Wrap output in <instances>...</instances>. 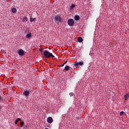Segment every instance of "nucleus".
Listing matches in <instances>:
<instances>
[{"label": "nucleus", "instance_id": "nucleus-8", "mask_svg": "<svg viewBox=\"0 0 129 129\" xmlns=\"http://www.w3.org/2000/svg\"><path fill=\"white\" fill-rule=\"evenodd\" d=\"M26 37L27 39H31L32 38V33L31 32L29 33L26 35Z\"/></svg>", "mask_w": 129, "mask_h": 129}, {"label": "nucleus", "instance_id": "nucleus-18", "mask_svg": "<svg viewBox=\"0 0 129 129\" xmlns=\"http://www.w3.org/2000/svg\"><path fill=\"white\" fill-rule=\"evenodd\" d=\"M69 95L71 97L72 96H74L75 94H74V93H73V92H71V93H69Z\"/></svg>", "mask_w": 129, "mask_h": 129}, {"label": "nucleus", "instance_id": "nucleus-26", "mask_svg": "<svg viewBox=\"0 0 129 129\" xmlns=\"http://www.w3.org/2000/svg\"><path fill=\"white\" fill-rule=\"evenodd\" d=\"M2 110V107H0V111Z\"/></svg>", "mask_w": 129, "mask_h": 129}, {"label": "nucleus", "instance_id": "nucleus-19", "mask_svg": "<svg viewBox=\"0 0 129 129\" xmlns=\"http://www.w3.org/2000/svg\"><path fill=\"white\" fill-rule=\"evenodd\" d=\"M20 124H21V126H24V122H21Z\"/></svg>", "mask_w": 129, "mask_h": 129}, {"label": "nucleus", "instance_id": "nucleus-5", "mask_svg": "<svg viewBox=\"0 0 129 129\" xmlns=\"http://www.w3.org/2000/svg\"><path fill=\"white\" fill-rule=\"evenodd\" d=\"M74 24H75V22H74V20L72 19H70L68 21V24L70 27H73L74 26Z\"/></svg>", "mask_w": 129, "mask_h": 129}, {"label": "nucleus", "instance_id": "nucleus-22", "mask_svg": "<svg viewBox=\"0 0 129 129\" xmlns=\"http://www.w3.org/2000/svg\"><path fill=\"white\" fill-rule=\"evenodd\" d=\"M67 62H68V59H67V61H66L64 63H63V64L65 65V64H67Z\"/></svg>", "mask_w": 129, "mask_h": 129}, {"label": "nucleus", "instance_id": "nucleus-9", "mask_svg": "<svg viewBox=\"0 0 129 129\" xmlns=\"http://www.w3.org/2000/svg\"><path fill=\"white\" fill-rule=\"evenodd\" d=\"M74 19L75 21H80V17L79 16V15H76L75 16Z\"/></svg>", "mask_w": 129, "mask_h": 129}, {"label": "nucleus", "instance_id": "nucleus-15", "mask_svg": "<svg viewBox=\"0 0 129 129\" xmlns=\"http://www.w3.org/2000/svg\"><path fill=\"white\" fill-rule=\"evenodd\" d=\"M69 69H70V67H69V66H67L66 67H65L64 68V70L66 71H68L69 70Z\"/></svg>", "mask_w": 129, "mask_h": 129}, {"label": "nucleus", "instance_id": "nucleus-20", "mask_svg": "<svg viewBox=\"0 0 129 129\" xmlns=\"http://www.w3.org/2000/svg\"><path fill=\"white\" fill-rule=\"evenodd\" d=\"M124 113V112L123 111H121L120 113V115H122V114H123Z\"/></svg>", "mask_w": 129, "mask_h": 129}, {"label": "nucleus", "instance_id": "nucleus-16", "mask_svg": "<svg viewBox=\"0 0 129 129\" xmlns=\"http://www.w3.org/2000/svg\"><path fill=\"white\" fill-rule=\"evenodd\" d=\"M21 120V118H18L15 121V124H18V122Z\"/></svg>", "mask_w": 129, "mask_h": 129}, {"label": "nucleus", "instance_id": "nucleus-7", "mask_svg": "<svg viewBox=\"0 0 129 129\" xmlns=\"http://www.w3.org/2000/svg\"><path fill=\"white\" fill-rule=\"evenodd\" d=\"M47 121L48 123H52V122H53V118H52V117H47Z\"/></svg>", "mask_w": 129, "mask_h": 129}, {"label": "nucleus", "instance_id": "nucleus-14", "mask_svg": "<svg viewBox=\"0 0 129 129\" xmlns=\"http://www.w3.org/2000/svg\"><path fill=\"white\" fill-rule=\"evenodd\" d=\"M36 21V18H33L32 17L30 18V23H33V22H35Z\"/></svg>", "mask_w": 129, "mask_h": 129}, {"label": "nucleus", "instance_id": "nucleus-11", "mask_svg": "<svg viewBox=\"0 0 129 129\" xmlns=\"http://www.w3.org/2000/svg\"><path fill=\"white\" fill-rule=\"evenodd\" d=\"M125 100H128L129 98V92L126 94V95L124 96Z\"/></svg>", "mask_w": 129, "mask_h": 129}, {"label": "nucleus", "instance_id": "nucleus-1", "mask_svg": "<svg viewBox=\"0 0 129 129\" xmlns=\"http://www.w3.org/2000/svg\"><path fill=\"white\" fill-rule=\"evenodd\" d=\"M43 55L44 56V58H50L52 57V58H55V56L52 54V53L49 52L48 50H45L43 52Z\"/></svg>", "mask_w": 129, "mask_h": 129}, {"label": "nucleus", "instance_id": "nucleus-21", "mask_svg": "<svg viewBox=\"0 0 129 129\" xmlns=\"http://www.w3.org/2000/svg\"><path fill=\"white\" fill-rule=\"evenodd\" d=\"M2 99H3V96H2L0 95V102H1V101H2Z\"/></svg>", "mask_w": 129, "mask_h": 129}, {"label": "nucleus", "instance_id": "nucleus-25", "mask_svg": "<svg viewBox=\"0 0 129 129\" xmlns=\"http://www.w3.org/2000/svg\"><path fill=\"white\" fill-rule=\"evenodd\" d=\"M58 67H62V66H58Z\"/></svg>", "mask_w": 129, "mask_h": 129}, {"label": "nucleus", "instance_id": "nucleus-12", "mask_svg": "<svg viewBox=\"0 0 129 129\" xmlns=\"http://www.w3.org/2000/svg\"><path fill=\"white\" fill-rule=\"evenodd\" d=\"M17 8H12V13H13V14H16V13H17Z\"/></svg>", "mask_w": 129, "mask_h": 129}, {"label": "nucleus", "instance_id": "nucleus-2", "mask_svg": "<svg viewBox=\"0 0 129 129\" xmlns=\"http://www.w3.org/2000/svg\"><path fill=\"white\" fill-rule=\"evenodd\" d=\"M54 22L55 23H62L63 22V18L59 15H56L54 17Z\"/></svg>", "mask_w": 129, "mask_h": 129}, {"label": "nucleus", "instance_id": "nucleus-4", "mask_svg": "<svg viewBox=\"0 0 129 129\" xmlns=\"http://www.w3.org/2000/svg\"><path fill=\"white\" fill-rule=\"evenodd\" d=\"M30 93H31L30 90L25 89L24 90L23 94L24 96H25V97H29Z\"/></svg>", "mask_w": 129, "mask_h": 129}, {"label": "nucleus", "instance_id": "nucleus-10", "mask_svg": "<svg viewBox=\"0 0 129 129\" xmlns=\"http://www.w3.org/2000/svg\"><path fill=\"white\" fill-rule=\"evenodd\" d=\"M27 21L28 18L27 17V16L24 17L22 20V22H23L24 23H27Z\"/></svg>", "mask_w": 129, "mask_h": 129}, {"label": "nucleus", "instance_id": "nucleus-13", "mask_svg": "<svg viewBox=\"0 0 129 129\" xmlns=\"http://www.w3.org/2000/svg\"><path fill=\"white\" fill-rule=\"evenodd\" d=\"M83 41V38L81 37H79L78 38V41L79 42V43H81Z\"/></svg>", "mask_w": 129, "mask_h": 129}, {"label": "nucleus", "instance_id": "nucleus-23", "mask_svg": "<svg viewBox=\"0 0 129 129\" xmlns=\"http://www.w3.org/2000/svg\"><path fill=\"white\" fill-rule=\"evenodd\" d=\"M39 51H40V52H43V49H42V48H40V49H39Z\"/></svg>", "mask_w": 129, "mask_h": 129}, {"label": "nucleus", "instance_id": "nucleus-17", "mask_svg": "<svg viewBox=\"0 0 129 129\" xmlns=\"http://www.w3.org/2000/svg\"><path fill=\"white\" fill-rule=\"evenodd\" d=\"M75 8V5L72 4V6H71L70 10H73Z\"/></svg>", "mask_w": 129, "mask_h": 129}, {"label": "nucleus", "instance_id": "nucleus-3", "mask_svg": "<svg viewBox=\"0 0 129 129\" xmlns=\"http://www.w3.org/2000/svg\"><path fill=\"white\" fill-rule=\"evenodd\" d=\"M79 65L80 66H83V65H84L83 61H81L78 62H77V61L74 62V66L76 68L79 67Z\"/></svg>", "mask_w": 129, "mask_h": 129}, {"label": "nucleus", "instance_id": "nucleus-24", "mask_svg": "<svg viewBox=\"0 0 129 129\" xmlns=\"http://www.w3.org/2000/svg\"><path fill=\"white\" fill-rule=\"evenodd\" d=\"M65 64L64 63H63L62 65H61V67H63V66H64Z\"/></svg>", "mask_w": 129, "mask_h": 129}, {"label": "nucleus", "instance_id": "nucleus-6", "mask_svg": "<svg viewBox=\"0 0 129 129\" xmlns=\"http://www.w3.org/2000/svg\"><path fill=\"white\" fill-rule=\"evenodd\" d=\"M18 54L19 56H21V57H23L25 55V51L23 49H20L18 51Z\"/></svg>", "mask_w": 129, "mask_h": 129}]
</instances>
